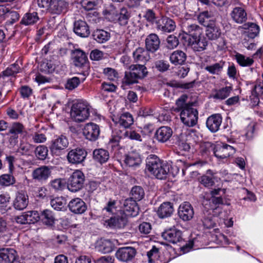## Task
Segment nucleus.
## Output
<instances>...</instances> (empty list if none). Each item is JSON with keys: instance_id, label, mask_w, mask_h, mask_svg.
I'll return each instance as SVG.
<instances>
[{"instance_id": "nucleus-43", "label": "nucleus", "mask_w": 263, "mask_h": 263, "mask_svg": "<svg viewBox=\"0 0 263 263\" xmlns=\"http://www.w3.org/2000/svg\"><path fill=\"white\" fill-rule=\"evenodd\" d=\"M221 34V31L219 27L215 25H210L207 27L206 35L209 39L215 40L218 39Z\"/></svg>"}, {"instance_id": "nucleus-37", "label": "nucleus", "mask_w": 263, "mask_h": 263, "mask_svg": "<svg viewBox=\"0 0 263 263\" xmlns=\"http://www.w3.org/2000/svg\"><path fill=\"white\" fill-rule=\"evenodd\" d=\"M223 199L221 197L212 196L211 198L208 199H204L202 204L205 210H209L213 212L216 206L220 204H222Z\"/></svg>"}, {"instance_id": "nucleus-47", "label": "nucleus", "mask_w": 263, "mask_h": 263, "mask_svg": "<svg viewBox=\"0 0 263 263\" xmlns=\"http://www.w3.org/2000/svg\"><path fill=\"white\" fill-rule=\"evenodd\" d=\"M214 178L212 172L211 170H208L205 175L201 177L200 182L204 186L211 187L214 184Z\"/></svg>"}, {"instance_id": "nucleus-59", "label": "nucleus", "mask_w": 263, "mask_h": 263, "mask_svg": "<svg viewBox=\"0 0 263 263\" xmlns=\"http://www.w3.org/2000/svg\"><path fill=\"white\" fill-rule=\"evenodd\" d=\"M103 73L109 80L114 81L118 77L117 71L112 68H105L103 70Z\"/></svg>"}, {"instance_id": "nucleus-9", "label": "nucleus", "mask_w": 263, "mask_h": 263, "mask_svg": "<svg viewBox=\"0 0 263 263\" xmlns=\"http://www.w3.org/2000/svg\"><path fill=\"white\" fill-rule=\"evenodd\" d=\"M86 156L87 153L84 149L76 148L68 152L67 158L70 163L77 164L82 163Z\"/></svg>"}, {"instance_id": "nucleus-7", "label": "nucleus", "mask_w": 263, "mask_h": 263, "mask_svg": "<svg viewBox=\"0 0 263 263\" xmlns=\"http://www.w3.org/2000/svg\"><path fill=\"white\" fill-rule=\"evenodd\" d=\"M161 236L166 241L173 244L180 242L182 240L181 231L175 227L165 230L162 233Z\"/></svg>"}, {"instance_id": "nucleus-61", "label": "nucleus", "mask_w": 263, "mask_h": 263, "mask_svg": "<svg viewBox=\"0 0 263 263\" xmlns=\"http://www.w3.org/2000/svg\"><path fill=\"white\" fill-rule=\"evenodd\" d=\"M187 97L186 95H182L176 101V105L180 109H184L186 107H192L191 105L186 103Z\"/></svg>"}, {"instance_id": "nucleus-56", "label": "nucleus", "mask_w": 263, "mask_h": 263, "mask_svg": "<svg viewBox=\"0 0 263 263\" xmlns=\"http://www.w3.org/2000/svg\"><path fill=\"white\" fill-rule=\"evenodd\" d=\"M48 150L47 147L44 145L38 146L35 151L36 157L41 160H44L48 155Z\"/></svg>"}, {"instance_id": "nucleus-15", "label": "nucleus", "mask_w": 263, "mask_h": 263, "mask_svg": "<svg viewBox=\"0 0 263 263\" xmlns=\"http://www.w3.org/2000/svg\"><path fill=\"white\" fill-rule=\"evenodd\" d=\"M235 153V148L229 144L222 143L217 145L215 151V156L219 159H225L233 155Z\"/></svg>"}, {"instance_id": "nucleus-18", "label": "nucleus", "mask_w": 263, "mask_h": 263, "mask_svg": "<svg viewBox=\"0 0 263 263\" xmlns=\"http://www.w3.org/2000/svg\"><path fill=\"white\" fill-rule=\"evenodd\" d=\"M230 15L233 21L238 24H242L247 20V13L243 7H234Z\"/></svg>"}, {"instance_id": "nucleus-63", "label": "nucleus", "mask_w": 263, "mask_h": 263, "mask_svg": "<svg viewBox=\"0 0 263 263\" xmlns=\"http://www.w3.org/2000/svg\"><path fill=\"white\" fill-rule=\"evenodd\" d=\"M167 47L169 49H174L179 44L178 39L174 35H170L167 38Z\"/></svg>"}, {"instance_id": "nucleus-10", "label": "nucleus", "mask_w": 263, "mask_h": 263, "mask_svg": "<svg viewBox=\"0 0 263 263\" xmlns=\"http://www.w3.org/2000/svg\"><path fill=\"white\" fill-rule=\"evenodd\" d=\"M100 128L98 125L90 122L86 124L83 128V134L90 141L96 140L100 135Z\"/></svg>"}, {"instance_id": "nucleus-14", "label": "nucleus", "mask_w": 263, "mask_h": 263, "mask_svg": "<svg viewBox=\"0 0 263 263\" xmlns=\"http://www.w3.org/2000/svg\"><path fill=\"white\" fill-rule=\"evenodd\" d=\"M0 263H20L16 252L13 249H3L0 250Z\"/></svg>"}, {"instance_id": "nucleus-50", "label": "nucleus", "mask_w": 263, "mask_h": 263, "mask_svg": "<svg viewBox=\"0 0 263 263\" xmlns=\"http://www.w3.org/2000/svg\"><path fill=\"white\" fill-rule=\"evenodd\" d=\"M138 80L139 79H138L135 75H133L132 71L129 72H126L125 73V76L122 80V84L121 87L123 89H125V87L126 86L138 83Z\"/></svg>"}, {"instance_id": "nucleus-45", "label": "nucleus", "mask_w": 263, "mask_h": 263, "mask_svg": "<svg viewBox=\"0 0 263 263\" xmlns=\"http://www.w3.org/2000/svg\"><path fill=\"white\" fill-rule=\"evenodd\" d=\"M50 204L54 210L62 211L65 209L66 200L63 197H57L51 200Z\"/></svg>"}, {"instance_id": "nucleus-24", "label": "nucleus", "mask_w": 263, "mask_h": 263, "mask_svg": "<svg viewBox=\"0 0 263 263\" xmlns=\"http://www.w3.org/2000/svg\"><path fill=\"white\" fill-rule=\"evenodd\" d=\"M222 117L219 114L210 116L206 120V125L208 129L212 132H217L222 123Z\"/></svg>"}, {"instance_id": "nucleus-16", "label": "nucleus", "mask_w": 263, "mask_h": 263, "mask_svg": "<svg viewBox=\"0 0 263 263\" xmlns=\"http://www.w3.org/2000/svg\"><path fill=\"white\" fill-rule=\"evenodd\" d=\"M28 203L29 197L26 192L21 191L16 193L13 201V206L15 209L23 210L27 206Z\"/></svg>"}, {"instance_id": "nucleus-23", "label": "nucleus", "mask_w": 263, "mask_h": 263, "mask_svg": "<svg viewBox=\"0 0 263 263\" xmlns=\"http://www.w3.org/2000/svg\"><path fill=\"white\" fill-rule=\"evenodd\" d=\"M73 31L78 36L82 37H87L90 34L89 28L86 22L79 20L74 22Z\"/></svg>"}, {"instance_id": "nucleus-49", "label": "nucleus", "mask_w": 263, "mask_h": 263, "mask_svg": "<svg viewBox=\"0 0 263 263\" xmlns=\"http://www.w3.org/2000/svg\"><path fill=\"white\" fill-rule=\"evenodd\" d=\"M224 63L220 61L214 64L207 65L205 67L204 69L212 74H219L223 68Z\"/></svg>"}, {"instance_id": "nucleus-41", "label": "nucleus", "mask_w": 263, "mask_h": 263, "mask_svg": "<svg viewBox=\"0 0 263 263\" xmlns=\"http://www.w3.org/2000/svg\"><path fill=\"white\" fill-rule=\"evenodd\" d=\"M93 156L94 159L101 163L106 162L109 159L108 151L102 148L95 149Z\"/></svg>"}, {"instance_id": "nucleus-36", "label": "nucleus", "mask_w": 263, "mask_h": 263, "mask_svg": "<svg viewBox=\"0 0 263 263\" xmlns=\"http://www.w3.org/2000/svg\"><path fill=\"white\" fill-rule=\"evenodd\" d=\"M133 58L136 62L145 63L148 61L150 58L148 50H145L143 48H138L134 51Z\"/></svg>"}, {"instance_id": "nucleus-21", "label": "nucleus", "mask_w": 263, "mask_h": 263, "mask_svg": "<svg viewBox=\"0 0 263 263\" xmlns=\"http://www.w3.org/2000/svg\"><path fill=\"white\" fill-rule=\"evenodd\" d=\"M136 253V250L132 247H124L118 249L116 256L119 260L127 262L135 257Z\"/></svg>"}, {"instance_id": "nucleus-6", "label": "nucleus", "mask_w": 263, "mask_h": 263, "mask_svg": "<svg viewBox=\"0 0 263 263\" xmlns=\"http://www.w3.org/2000/svg\"><path fill=\"white\" fill-rule=\"evenodd\" d=\"M73 63L76 66L83 67L84 70L83 74L85 76L88 74L87 70L89 67L88 59L84 52L80 49H76L73 52Z\"/></svg>"}, {"instance_id": "nucleus-27", "label": "nucleus", "mask_w": 263, "mask_h": 263, "mask_svg": "<svg viewBox=\"0 0 263 263\" xmlns=\"http://www.w3.org/2000/svg\"><path fill=\"white\" fill-rule=\"evenodd\" d=\"M68 4L64 0H54L51 2L49 12L52 14H60L67 10Z\"/></svg>"}, {"instance_id": "nucleus-32", "label": "nucleus", "mask_w": 263, "mask_h": 263, "mask_svg": "<svg viewBox=\"0 0 263 263\" xmlns=\"http://www.w3.org/2000/svg\"><path fill=\"white\" fill-rule=\"evenodd\" d=\"M186 60V53L180 50L173 51L170 56L171 63L175 65H182L185 63Z\"/></svg>"}, {"instance_id": "nucleus-53", "label": "nucleus", "mask_w": 263, "mask_h": 263, "mask_svg": "<svg viewBox=\"0 0 263 263\" xmlns=\"http://www.w3.org/2000/svg\"><path fill=\"white\" fill-rule=\"evenodd\" d=\"M10 134H13L14 136L18 134H23L26 133L25 126L23 124L20 122H14L9 131Z\"/></svg>"}, {"instance_id": "nucleus-25", "label": "nucleus", "mask_w": 263, "mask_h": 263, "mask_svg": "<svg viewBox=\"0 0 263 263\" xmlns=\"http://www.w3.org/2000/svg\"><path fill=\"white\" fill-rule=\"evenodd\" d=\"M183 32L190 36V38H194L203 33L202 28L195 24L184 23L182 26Z\"/></svg>"}, {"instance_id": "nucleus-62", "label": "nucleus", "mask_w": 263, "mask_h": 263, "mask_svg": "<svg viewBox=\"0 0 263 263\" xmlns=\"http://www.w3.org/2000/svg\"><path fill=\"white\" fill-rule=\"evenodd\" d=\"M32 145L27 142H22L18 149V152L22 155H29L31 151Z\"/></svg>"}, {"instance_id": "nucleus-30", "label": "nucleus", "mask_w": 263, "mask_h": 263, "mask_svg": "<svg viewBox=\"0 0 263 263\" xmlns=\"http://www.w3.org/2000/svg\"><path fill=\"white\" fill-rule=\"evenodd\" d=\"M174 212L172 204L169 202L162 203L157 211L158 216L160 218H167L171 216Z\"/></svg>"}, {"instance_id": "nucleus-55", "label": "nucleus", "mask_w": 263, "mask_h": 263, "mask_svg": "<svg viewBox=\"0 0 263 263\" xmlns=\"http://www.w3.org/2000/svg\"><path fill=\"white\" fill-rule=\"evenodd\" d=\"M25 213L27 223H34L40 218L39 213L36 211H29Z\"/></svg>"}, {"instance_id": "nucleus-2", "label": "nucleus", "mask_w": 263, "mask_h": 263, "mask_svg": "<svg viewBox=\"0 0 263 263\" xmlns=\"http://www.w3.org/2000/svg\"><path fill=\"white\" fill-rule=\"evenodd\" d=\"M91 109L92 107L87 101L78 100L71 107V118L76 122H83L88 119Z\"/></svg>"}, {"instance_id": "nucleus-39", "label": "nucleus", "mask_w": 263, "mask_h": 263, "mask_svg": "<svg viewBox=\"0 0 263 263\" xmlns=\"http://www.w3.org/2000/svg\"><path fill=\"white\" fill-rule=\"evenodd\" d=\"M129 69L133 75H135L139 79L144 78L147 73V69L144 65H132L129 66Z\"/></svg>"}, {"instance_id": "nucleus-51", "label": "nucleus", "mask_w": 263, "mask_h": 263, "mask_svg": "<svg viewBox=\"0 0 263 263\" xmlns=\"http://www.w3.org/2000/svg\"><path fill=\"white\" fill-rule=\"evenodd\" d=\"M41 219L44 223L47 225L51 226L54 223L55 218L51 211L44 210L41 215Z\"/></svg>"}, {"instance_id": "nucleus-48", "label": "nucleus", "mask_w": 263, "mask_h": 263, "mask_svg": "<svg viewBox=\"0 0 263 263\" xmlns=\"http://www.w3.org/2000/svg\"><path fill=\"white\" fill-rule=\"evenodd\" d=\"M235 57L237 62L242 67L250 66L254 63V60L253 58L246 57L245 55L239 53H236Z\"/></svg>"}, {"instance_id": "nucleus-52", "label": "nucleus", "mask_w": 263, "mask_h": 263, "mask_svg": "<svg viewBox=\"0 0 263 263\" xmlns=\"http://www.w3.org/2000/svg\"><path fill=\"white\" fill-rule=\"evenodd\" d=\"M16 182L14 177L11 174H3L0 176V185L9 186L13 185Z\"/></svg>"}, {"instance_id": "nucleus-11", "label": "nucleus", "mask_w": 263, "mask_h": 263, "mask_svg": "<svg viewBox=\"0 0 263 263\" xmlns=\"http://www.w3.org/2000/svg\"><path fill=\"white\" fill-rule=\"evenodd\" d=\"M189 44L194 51L200 52L206 49L208 41L203 33H202L194 38H189Z\"/></svg>"}, {"instance_id": "nucleus-34", "label": "nucleus", "mask_w": 263, "mask_h": 263, "mask_svg": "<svg viewBox=\"0 0 263 263\" xmlns=\"http://www.w3.org/2000/svg\"><path fill=\"white\" fill-rule=\"evenodd\" d=\"M142 161L140 155L136 152H132L128 154L124 160L126 165L129 167H136L139 166Z\"/></svg>"}, {"instance_id": "nucleus-33", "label": "nucleus", "mask_w": 263, "mask_h": 263, "mask_svg": "<svg viewBox=\"0 0 263 263\" xmlns=\"http://www.w3.org/2000/svg\"><path fill=\"white\" fill-rule=\"evenodd\" d=\"M115 123L123 128H128L133 124L134 119L131 114L128 112L122 114L120 117L113 119Z\"/></svg>"}, {"instance_id": "nucleus-1", "label": "nucleus", "mask_w": 263, "mask_h": 263, "mask_svg": "<svg viewBox=\"0 0 263 263\" xmlns=\"http://www.w3.org/2000/svg\"><path fill=\"white\" fill-rule=\"evenodd\" d=\"M146 169L157 179H164L170 171V165L156 155H150L146 159Z\"/></svg>"}, {"instance_id": "nucleus-58", "label": "nucleus", "mask_w": 263, "mask_h": 263, "mask_svg": "<svg viewBox=\"0 0 263 263\" xmlns=\"http://www.w3.org/2000/svg\"><path fill=\"white\" fill-rule=\"evenodd\" d=\"M80 83V81L79 78L74 77L71 79H68L65 85V88L70 90H72L78 87Z\"/></svg>"}, {"instance_id": "nucleus-54", "label": "nucleus", "mask_w": 263, "mask_h": 263, "mask_svg": "<svg viewBox=\"0 0 263 263\" xmlns=\"http://www.w3.org/2000/svg\"><path fill=\"white\" fill-rule=\"evenodd\" d=\"M131 195L132 196V199L136 201L140 200L142 199L144 195V192L143 189L139 186H135L131 190Z\"/></svg>"}, {"instance_id": "nucleus-20", "label": "nucleus", "mask_w": 263, "mask_h": 263, "mask_svg": "<svg viewBox=\"0 0 263 263\" xmlns=\"http://www.w3.org/2000/svg\"><path fill=\"white\" fill-rule=\"evenodd\" d=\"M157 29L163 32H171L175 29V23L167 17H162L156 22Z\"/></svg>"}, {"instance_id": "nucleus-29", "label": "nucleus", "mask_w": 263, "mask_h": 263, "mask_svg": "<svg viewBox=\"0 0 263 263\" xmlns=\"http://www.w3.org/2000/svg\"><path fill=\"white\" fill-rule=\"evenodd\" d=\"M173 134L172 129L168 126H162L159 128L156 133V139L160 142H165L168 140Z\"/></svg>"}, {"instance_id": "nucleus-26", "label": "nucleus", "mask_w": 263, "mask_h": 263, "mask_svg": "<svg viewBox=\"0 0 263 263\" xmlns=\"http://www.w3.org/2000/svg\"><path fill=\"white\" fill-rule=\"evenodd\" d=\"M241 27L245 30L242 32V35L250 39H254L259 32V26L254 23L248 22Z\"/></svg>"}, {"instance_id": "nucleus-3", "label": "nucleus", "mask_w": 263, "mask_h": 263, "mask_svg": "<svg viewBox=\"0 0 263 263\" xmlns=\"http://www.w3.org/2000/svg\"><path fill=\"white\" fill-rule=\"evenodd\" d=\"M106 11L107 18L111 22L118 23L120 26L127 25L130 17V11L125 7L121 8L118 12L114 6H111Z\"/></svg>"}, {"instance_id": "nucleus-42", "label": "nucleus", "mask_w": 263, "mask_h": 263, "mask_svg": "<svg viewBox=\"0 0 263 263\" xmlns=\"http://www.w3.org/2000/svg\"><path fill=\"white\" fill-rule=\"evenodd\" d=\"M232 90L231 87L226 86L218 90H215L212 94V97L214 99L223 100L227 98Z\"/></svg>"}, {"instance_id": "nucleus-57", "label": "nucleus", "mask_w": 263, "mask_h": 263, "mask_svg": "<svg viewBox=\"0 0 263 263\" xmlns=\"http://www.w3.org/2000/svg\"><path fill=\"white\" fill-rule=\"evenodd\" d=\"M12 84L11 78L9 76L5 74L3 72V74L0 76V94H2L4 87L11 86Z\"/></svg>"}, {"instance_id": "nucleus-31", "label": "nucleus", "mask_w": 263, "mask_h": 263, "mask_svg": "<svg viewBox=\"0 0 263 263\" xmlns=\"http://www.w3.org/2000/svg\"><path fill=\"white\" fill-rule=\"evenodd\" d=\"M192 135L187 133L181 134L179 138L178 146L180 149L189 151L193 145Z\"/></svg>"}, {"instance_id": "nucleus-60", "label": "nucleus", "mask_w": 263, "mask_h": 263, "mask_svg": "<svg viewBox=\"0 0 263 263\" xmlns=\"http://www.w3.org/2000/svg\"><path fill=\"white\" fill-rule=\"evenodd\" d=\"M20 70V66L18 64L15 63L9 66L3 72L5 74L10 77L18 73Z\"/></svg>"}, {"instance_id": "nucleus-19", "label": "nucleus", "mask_w": 263, "mask_h": 263, "mask_svg": "<svg viewBox=\"0 0 263 263\" xmlns=\"http://www.w3.org/2000/svg\"><path fill=\"white\" fill-rule=\"evenodd\" d=\"M69 210L76 214H82L87 210V205L85 202L80 198L71 199L68 204Z\"/></svg>"}, {"instance_id": "nucleus-44", "label": "nucleus", "mask_w": 263, "mask_h": 263, "mask_svg": "<svg viewBox=\"0 0 263 263\" xmlns=\"http://www.w3.org/2000/svg\"><path fill=\"white\" fill-rule=\"evenodd\" d=\"M39 20L37 13L35 12L26 13L22 18L21 23L26 26L36 23Z\"/></svg>"}, {"instance_id": "nucleus-35", "label": "nucleus", "mask_w": 263, "mask_h": 263, "mask_svg": "<svg viewBox=\"0 0 263 263\" xmlns=\"http://www.w3.org/2000/svg\"><path fill=\"white\" fill-rule=\"evenodd\" d=\"M212 211L204 209L200 216V220L203 226L206 229H211L215 226V223L212 219Z\"/></svg>"}, {"instance_id": "nucleus-12", "label": "nucleus", "mask_w": 263, "mask_h": 263, "mask_svg": "<svg viewBox=\"0 0 263 263\" xmlns=\"http://www.w3.org/2000/svg\"><path fill=\"white\" fill-rule=\"evenodd\" d=\"M68 144V141L65 136H59L52 141L50 147L51 152L54 154L59 155L61 151L65 149Z\"/></svg>"}, {"instance_id": "nucleus-28", "label": "nucleus", "mask_w": 263, "mask_h": 263, "mask_svg": "<svg viewBox=\"0 0 263 263\" xmlns=\"http://www.w3.org/2000/svg\"><path fill=\"white\" fill-rule=\"evenodd\" d=\"M160 43V40L156 34H150L147 36L145 40L146 49L154 52L159 49Z\"/></svg>"}, {"instance_id": "nucleus-40", "label": "nucleus", "mask_w": 263, "mask_h": 263, "mask_svg": "<svg viewBox=\"0 0 263 263\" xmlns=\"http://www.w3.org/2000/svg\"><path fill=\"white\" fill-rule=\"evenodd\" d=\"M97 248L103 253H108L113 250L114 245L109 239H101L98 242Z\"/></svg>"}, {"instance_id": "nucleus-13", "label": "nucleus", "mask_w": 263, "mask_h": 263, "mask_svg": "<svg viewBox=\"0 0 263 263\" xmlns=\"http://www.w3.org/2000/svg\"><path fill=\"white\" fill-rule=\"evenodd\" d=\"M178 214L182 220L187 221L193 218L194 211L193 206L189 202H184L180 205Z\"/></svg>"}, {"instance_id": "nucleus-4", "label": "nucleus", "mask_w": 263, "mask_h": 263, "mask_svg": "<svg viewBox=\"0 0 263 263\" xmlns=\"http://www.w3.org/2000/svg\"><path fill=\"white\" fill-rule=\"evenodd\" d=\"M84 181L83 173L79 170H75L67 180V189L71 192H77L83 188Z\"/></svg>"}, {"instance_id": "nucleus-22", "label": "nucleus", "mask_w": 263, "mask_h": 263, "mask_svg": "<svg viewBox=\"0 0 263 263\" xmlns=\"http://www.w3.org/2000/svg\"><path fill=\"white\" fill-rule=\"evenodd\" d=\"M123 210L126 216L135 217L138 214L139 208L135 200L127 199L124 202Z\"/></svg>"}, {"instance_id": "nucleus-46", "label": "nucleus", "mask_w": 263, "mask_h": 263, "mask_svg": "<svg viewBox=\"0 0 263 263\" xmlns=\"http://www.w3.org/2000/svg\"><path fill=\"white\" fill-rule=\"evenodd\" d=\"M93 37L98 43H103L109 40L110 34L104 30L98 29L93 33Z\"/></svg>"}, {"instance_id": "nucleus-38", "label": "nucleus", "mask_w": 263, "mask_h": 263, "mask_svg": "<svg viewBox=\"0 0 263 263\" xmlns=\"http://www.w3.org/2000/svg\"><path fill=\"white\" fill-rule=\"evenodd\" d=\"M199 22L204 26H209L214 23V17L213 13L208 11L200 13L198 16Z\"/></svg>"}, {"instance_id": "nucleus-64", "label": "nucleus", "mask_w": 263, "mask_h": 263, "mask_svg": "<svg viewBox=\"0 0 263 263\" xmlns=\"http://www.w3.org/2000/svg\"><path fill=\"white\" fill-rule=\"evenodd\" d=\"M155 66L158 70L163 72L166 71L168 69L170 65L166 61L159 60L155 63Z\"/></svg>"}, {"instance_id": "nucleus-8", "label": "nucleus", "mask_w": 263, "mask_h": 263, "mask_svg": "<svg viewBox=\"0 0 263 263\" xmlns=\"http://www.w3.org/2000/svg\"><path fill=\"white\" fill-rule=\"evenodd\" d=\"M52 167L43 165L34 170L32 173L33 179L41 183L46 182L51 174Z\"/></svg>"}, {"instance_id": "nucleus-5", "label": "nucleus", "mask_w": 263, "mask_h": 263, "mask_svg": "<svg viewBox=\"0 0 263 263\" xmlns=\"http://www.w3.org/2000/svg\"><path fill=\"white\" fill-rule=\"evenodd\" d=\"M198 111L192 107H186L180 112V119L183 123L189 126L195 125L198 120Z\"/></svg>"}, {"instance_id": "nucleus-17", "label": "nucleus", "mask_w": 263, "mask_h": 263, "mask_svg": "<svg viewBox=\"0 0 263 263\" xmlns=\"http://www.w3.org/2000/svg\"><path fill=\"white\" fill-rule=\"evenodd\" d=\"M127 219L124 216H117L105 220L104 225L112 229H121L127 224Z\"/></svg>"}]
</instances>
